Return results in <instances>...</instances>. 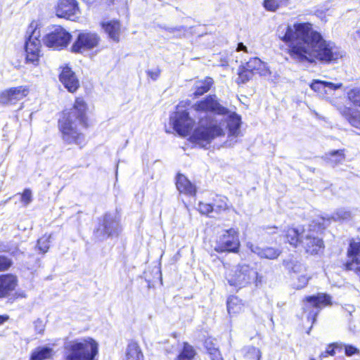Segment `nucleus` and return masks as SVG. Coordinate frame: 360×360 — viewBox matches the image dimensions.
<instances>
[{"label": "nucleus", "instance_id": "obj_1", "mask_svg": "<svg viewBox=\"0 0 360 360\" xmlns=\"http://www.w3.org/2000/svg\"><path fill=\"white\" fill-rule=\"evenodd\" d=\"M169 122L176 133L190 135L189 141L200 147H206L214 139L224 136L227 129L229 138L240 135V116L224 107L215 95L197 101L189 112L178 105Z\"/></svg>", "mask_w": 360, "mask_h": 360}, {"label": "nucleus", "instance_id": "obj_2", "mask_svg": "<svg viewBox=\"0 0 360 360\" xmlns=\"http://www.w3.org/2000/svg\"><path fill=\"white\" fill-rule=\"evenodd\" d=\"M278 37L285 43H291L289 53L298 63H329L342 57V51L330 41L314 30L310 23H295L281 25Z\"/></svg>", "mask_w": 360, "mask_h": 360}, {"label": "nucleus", "instance_id": "obj_3", "mask_svg": "<svg viewBox=\"0 0 360 360\" xmlns=\"http://www.w3.org/2000/svg\"><path fill=\"white\" fill-rule=\"evenodd\" d=\"M87 105L81 98L75 99L73 107L64 111L58 120V128L63 141L67 144H74L82 148L86 144L82 129L88 127Z\"/></svg>", "mask_w": 360, "mask_h": 360}, {"label": "nucleus", "instance_id": "obj_4", "mask_svg": "<svg viewBox=\"0 0 360 360\" xmlns=\"http://www.w3.org/2000/svg\"><path fill=\"white\" fill-rule=\"evenodd\" d=\"M65 360H95L98 344L91 338L67 341L64 344Z\"/></svg>", "mask_w": 360, "mask_h": 360}, {"label": "nucleus", "instance_id": "obj_5", "mask_svg": "<svg viewBox=\"0 0 360 360\" xmlns=\"http://www.w3.org/2000/svg\"><path fill=\"white\" fill-rule=\"evenodd\" d=\"M258 273L247 264H238L229 269L226 273V279L229 284L241 288L256 281Z\"/></svg>", "mask_w": 360, "mask_h": 360}, {"label": "nucleus", "instance_id": "obj_6", "mask_svg": "<svg viewBox=\"0 0 360 360\" xmlns=\"http://www.w3.org/2000/svg\"><path fill=\"white\" fill-rule=\"evenodd\" d=\"M37 22H32L27 29L28 37L25 42L26 63L34 66L39 65L41 56L40 30L37 28Z\"/></svg>", "mask_w": 360, "mask_h": 360}, {"label": "nucleus", "instance_id": "obj_7", "mask_svg": "<svg viewBox=\"0 0 360 360\" xmlns=\"http://www.w3.org/2000/svg\"><path fill=\"white\" fill-rule=\"evenodd\" d=\"M240 248L238 232L234 229L223 231L216 241L214 250L218 252H237Z\"/></svg>", "mask_w": 360, "mask_h": 360}, {"label": "nucleus", "instance_id": "obj_8", "mask_svg": "<svg viewBox=\"0 0 360 360\" xmlns=\"http://www.w3.org/2000/svg\"><path fill=\"white\" fill-rule=\"evenodd\" d=\"M71 38L72 36L68 31L57 26L44 37V43L49 48L60 50L68 46Z\"/></svg>", "mask_w": 360, "mask_h": 360}, {"label": "nucleus", "instance_id": "obj_9", "mask_svg": "<svg viewBox=\"0 0 360 360\" xmlns=\"http://www.w3.org/2000/svg\"><path fill=\"white\" fill-rule=\"evenodd\" d=\"M330 304V297L326 294L309 296L305 298L304 313L309 321L314 323L320 309Z\"/></svg>", "mask_w": 360, "mask_h": 360}, {"label": "nucleus", "instance_id": "obj_10", "mask_svg": "<svg viewBox=\"0 0 360 360\" xmlns=\"http://www.w3.org/2000/svg\"><path fill=\"white\" fill-rule=\"evenodd\" d=\"M287 266L290 272L292 286L295 289L306 287L311 278L306 266L297 261L288 263Z\"/></svg>", "mask_w": 360, "mask_h": 360}, {"label": "nucleus", "instance_id": "obj_11", "mask_svg": "<svg viewBox=\"0 0 360 360\" xmlns=\"http://www.w3.org/2000/svg\"><path fill=\"white\" fill-rule=\"evenodd\" d=\"M100 41L101 37L96 32L88 31L81 32L72 46V51L75 53H83L97 47Z\"/></svg>", "mask_w": 360, "mask_h": 360}, {"label": "nucleus", "instance_id": "obj_12", "mask_svg": "<svg viewBox=\"0 0 360 360\" xmlns=\"http://www.w3.org/2000/svg\"><path fill=\"white\" fill-rule=\"evenodd\" d=\"M30 93L27 86L12 87L0 93V103L6 105H13L26 97Z\"/></svg>", "mask_w": 360, "mask_h": 360}, {"label": "nucleus", "instance_id": "obj_13", "mask_svg": "<svg viewBox=\"0 0 360 360\" xmlns=\"http://www.w3.org/2000/svg\"><path fill=\"white\" fill-rule=\"evenodd\" d=\"M56 15L72 21L79 18L80 13L75 0H60L56 10Z\"/></svg>", "mask_w": 360, "mask_h": 360}, {"label": "nucleus", "instance_id": "obj_14", "mask_svg": "<svg viewBox=\"0 0 360 360\" xmlns=\"http://www.w3.org/2000/svg\"><path fill=\"white\" fill-rule=\"evenodd\" d=\"M304 235L302 244L307 252L311 255L318 254L324 248L323 240L315 235L314 231L309 229L302 231Z\"/></svg>", "mask_w": 360, "mask_h": 360}, {"label": "nucleus", "instance_id": "obj_15", "mask_svg": "<svg viewBox=\"0 0 360 360\" xmlns=\"http://www.w3.org/2000/svg\"><path fill=\"white\" fill-rule=\"evenodd\" d=\"M120 231L119 222L110 214L105 215L103 224L99 226L96 233L98 237L117 236Z\"/></svg>", "mask_w": 360, "mask_h": 360}, {"label": "nucleus", "instance_id": "obj_16", "mask_svg": "<svg viewBox=\"0 0 360 360\" xmlns=\"http://www.w3.org/2000/svg\"><path fill=\"white\" fill-rule=\"evenodd\" d=\"M100 25L110 40L116 43L120 41L123 29L118 20H103L100 22Z\"/></svg>", "mask_w": 360, "mask_h": 360}, {"label": "nucleus", "instance_id": "obj_17", "mask_svg": "<svg viewBox=\"0 0 360 360\" xmlns=\"http://www.w3.org/2000/svg\"><path fill=\"white\" fill-rule=\"evenodd\" d=\"M347 255L349 260L345 264L346 269L360 274V242H351Z\"/></svg>", "mask_w": 360, "mask_h": 360}, {"label": "nucleus", "instance_id": "obj_18", "mask_svg": "<svg viewBox=\"0 0 360 360\" xmlns=\"http://www.w3.org/2000/svg\"><path fill=\"white\" fill-rule=\"evenodd\" d=\"M60 82L70 93L75 92L79 87V82L75 72L68 66L63 68L59 76Z\"/></svg>", "mask_w": 360, "mask_h": 360}, {"label": "nucleus", "instance_id": "obj_19", "mask_svg": "<svg viewBox=\"0 0 360 360\" xmlns=\"http://www.w3.org/2000/svg\"><path fill=\"white\" fill-rule=\"evenodd\" d=\"M248 248L260 258L275 259L281 255V250L272 247L261 248L251 243H247Z\"/></svg>", "mask_w": 360, "mask_h": 360}, {"label": "nucleus", "instance_id": "obj_20", "mask_svg": "<svg viewBox=\"0 0 360 360\" xmlns=\"http://www.w3.org/2000/svg\"><path fill=\"white\" fill-rule=\"evenodd\" d=\"M18 285L16 276L12 274L0 276V297L8 296Z\"/></svg>", "mask_w": 360, "mask_h": 360}, {"label": "nucleus", "instance_id": "obj_21", "mask_svg": "<svg viewBox=\"0 0 360 360\" xmlns=\"http://www.w3.org/2000/svg\"><path fill=\"white\" fill-rule=\"evenodd\" d=\"M245 68L252 73L258 74L261 76H268L270 74V71L266 64L262 62L259 58H252L245 63Z\"/></svg>", "mask_w": 360, "mask_h": 360}, {"label": "nucleus", "instance_id": "obj_22", "mask_svg": "<svg viewBox=\"0 0 360 360\" xmlns=\"http://www.w3.org/2000/svg\"><path fill=\"white\" fill-rule=\"evenodd\" d=\"M176 185L180 193L191 196L195 195V186L184 175H177Z\"/></svg>", "mask_w": 360, "mask_h": 360}, {"label": "nucleus", "instance_id": "obj_23", "mask_svg": "<svg viewBox=\"0 0 360 360\" xmlns=\"http://www.w3.org/2000/svg\"><path fill=\"white\" fill-rule=\"evenodd\" d=\"M303 231H306V229L302 227L288 228L285 231V238L287 242L293 247H297L299 244H301L304 237V235L302 234Z\"/></svg>", "mask_w": 360, "mask_h": 360}, {"label": "nucleus", "instance_id": "obj_24", "mask_svg": "<svg viewBox=\"0 0 360 360\" xmlns=\"http://www.w3.org/2000/svg\"><path fill=\"white\" fill-rule=\"evenodd\" d=\"M213 84V80L210 77H206L204 79L195 81L193 87V95L200 96L207 92Z\"/></svg>", "mask_w": 360, "mask_h": 360}, {"label": "nucleus", "instance_id": "obj_25", "mask_svg": "<svg viewBox=\"0 0 360 360\" xmlns=\"http://www.w3.org/2000/svg\"><path fill=\"white\" fill-rule=\"evenodd\" d=\"M126 360H143V354L136 342H131L128 345Z\"/></svg>", "mask_w": 360, "mask_h": 360}, {"label": "nucleus", "instance_id": "obj_26", "mask_svg": "<svg viewBox=\"0 0 360 360\" xmlns=\"http://www.w3.org/2000/svg\"><path fill=\"white\" fill-rule=\"evenodd\" d=\"M53 356V349L48 347H39L31 354L30 360H44Z\"/></svg>", "mask_w": 360, "mask_h": 360}, {"label": "nucleus", "instance_id": "obj_27", "mask_svg": "<svg viewBox=\"0 0 360 360\" xmlns=\"http://www.w3.org/2000/svg\"><path fill=\"white\" fill-rule=\"evenodd\" d=\"M242 360H260L261 352L259 349L252 346L243 347L240 352Z\"/></svg>", "mask_w": 360, "mask_h": 360}, {"label": "nucleus", "instance_id": "obj_28", "mask_svg": "<svg viewBox=\"0 0 360 360\" xmlns=\"http://www.w3.org/2000/svg\"><path fill=\"white\" fill-rule=\"evenodd\" d=\"M243 304L237 297H230L227 300V310L230 314H235L243 311Z\"/></svg>", "mask_w": 360, "mask_h": 360}, {"label": "nucleus", "instance_id": "obj_29", "mask_svg": "<svg viewBox=\"0 0 360 360\" xmlns=\"http://www.w3.org/2000/svg\"><path fill=\"white\" fill-rule=\"evenodd\" d=\"M195 355V352L193 347L187 342H184L183 349L176 360H192Z\"/></svg>", "mask_w": 360, "mask_h": 360}, {"label": "nucleus", "instance_id": "obj_30", "mask_svg": "<svg viewBox=\"0 0 360 360\" xmlns=\"http://www.w3.org/2000/svg\"><path fill=\"white\" fill-rule=\"evenodd\" d=\"M288 0H264L263 6L269 11H276L279 7L286 6Z\"/></svg>", "mask_w": 360, "mask_h": 360}, {"label": "nucleus", "instance_id": "obj_31", "mask_svg": "<svg viewBox=\"0 0 360 360\" xmlns=\"http://www.w3.org/2000/svg\"><path fill=\"white\" fill-rule=\"evenodd\" d=\"M328 161L333 165H335L345 159L343 150H334L326 155Z\"/></svg>", "mask_w": 360, "mask_h": 360}, {"label": "nucleus", "instance_id": "obj_32", "mask_svg": "<svg viewBox=\"0 0 360 360\" xmlns=\"http://www.w3.org/2000/svg\"><path fill=\"white\" fill-rule=\"evenodd\" d=\"M253 75L254 74L252 72L249 71L247 68H245V65H242L239 68L238 83H245L250 80Z\"/></svg>", "mask_w": 360, "mask_h": 360}, {"label": "nucleus", "instance_id": "obj_33", "mask_svg": "<svg viewBox=\"0 0 360 360\" xmlns=\"http://www.w3.org/2000/svg\"><path fill=\"white\" fill-rule=\"evenodd\" d=\"M310 87L312 90L316 92L320 96L326 97L325 95V88H326V81H321L318 79H314L310 84Z\"/></svg>", "mask_w": 360, "mask_h": 360}, {"label": "nucleus", "instance_id": "obj_34", "mask_svg": "<svg viewBox=\"0 0 360 360\" xmlns=\"http://www.w3.org/2000/svg\"><path fill=\"white\" fill-rule=\"evenodd\" d=\"M342 345L339 343H334L328 347L326 350L321 353V357H326L328 355L333 356L336 354V351H342Z\"/></svg>", "mask_w": 360, "mask_h": 360}, {"label": "nucleus", "instance_id": "obj_35", "mask_svg": "<svg viewBox=\"0 0 360 360\" xmlns=\"http://www.w3.org/2000/svg\"><path fill=\"white\" fill-rule=\"evenodd\" d=\"M347 96L354 105L360 107V89L356 88L350 90Z\"/></svg>", "mask_w": 360, "mask_h": 360}, {"label": "nucleus", "instance_id": "obj_36", "mask_svg": "<svg viewBox=\"0 0 360 360\" xmlns=\"http://www.w3.org/2000/svg\"><path fill=\"white\" fill-rule=\"evenodd\" d=\"M51 235L44 236L38 240V246L40 251L45 253L49 248L50 238Z\"/></svg>", "mask_w": 360, "mask_h": 360}, {"label": "nucleus", "instance_id": "obj_37", "mask_svg": "<svg viewBox=\"0 0 360 360\" xmlns=\"http://www.w3.org/2000/svg\"><path fill=\"white\" fill-rule=\"evenodd\" d=\"M214 207V209L217 212H221L227 210L229 208L227 198L224 196L218 197L217 199L215 200Z\"/></svg>", "mask_w": 360, "mask_h": 360}, {"label": "nucleus", "instance_id": "obj_38", "mask_svg": "<svg viewBox=\"0 0 360 360\" xmlns=\"http://www.w3.org/2000/svg\"><path fill=\"white\" fill-rule=\"evenodd\" d=\"M342 86V83H333L326 81L325 98H328V96L332 95L334 91L340 89Z\"/></svg>", "mask_w": 360, "mask_h": 360}, {"label": "nucleus", "instance_id": "obj_39", "mask_svg": "<svg viewBox=\"0 0 360 360\" xmlns=\"http://www.w3.org/2000/svg\"><path fill=\"white\" fill-rule=\"evenodd\" d=\"M21 202L25 206H27L32 200V193L30 189H25L21 194Z\"/></svg>", "mask_w": 360, "mask_h": 360}, {"label": "nucleus", "instance_id": "obj_40", "mask_svg": "<svg viewBox=\"0 0 360 360\" xmlns=\"http://www.w3.org/2000/svg\"><path fill=\"white\" fill-rule=\"evenodd\" d=\"M198 210L201 214H208L213 212L214 208L211 204L199 202Z\"/></svg>", "mask_w": 360, "mask_h": 360}, {"label": "nucleus", "instance_id": "obj_41", "mask_svg": "<svg viewBox=\"0 0 360 360\" xmlns=\"http://www.w3.org/2000/svg\"><path fill=\"white\" fill-rule=\"evenodd\" d=\"M350 217V213L344 210H338L333 216L332 219L334 221L346 219Z\"/></svg>", "mask_w": 360, "mask_h": 360}, {"label": "nucleus", "instance_id": "obj_42", "mask_svg": "<svg viewBox=\"0 0 360 360\" xmlns=\"http://www.w3.org/2000/svg\"><path fill=\"white\" fill-rule=\"evenodd\" d=\"M45 326H46L45 322L43 320L39 319H38L37 320H36L34 322V330L39 334L44 333V331L45 330Z\"/></svg>", "mask_w": 360, "mask_h": 360}, {"label": "nucleus", "instance_id": "obj_43", "mask_svg": "<svg viewBox=\"0 0 360 360\" xmlns=\"http://www.w3.org/2000/svg\"><path fill=\"white\" fill-rule=\"evenodd\" d=\"M11 265V261L4 257L0 256V271L8 269Z\"/></svg>", "mask_w": 360, "mask_h": 360}, {"label": "nucleus", "instance_id": "obj_44", "mask_svg": "<svg viewBox=\"0 0 360 360\" xmlns=\"http://www.w3.org/2000/svg\"><path fill=\"white\" fill-rule=\"evenodd\" d=\"M342 349L345 350V354L347 356H352L357 352V349L352 345H343Z\"/></svg>", "mask_w": 360, "mask_h": 360}, {"label": "nucleus", "instance_id": "obj_45", "mask_svg": "<svg viewBox=\"0 0 360 360\" xmlns=\"http://www.w3.org/2000/svg\"><path fill=\"white\" fill-rule=\"evenodd\" d=\"M212 360H223L221 355L217 347H213L210 354Z\"/></svg>", "mask_w": 360, "mask_h": 360}, {"label": "nucleus", "instance_id": "obj_46", "mask_svg": "<svg viewBox=\"0 0 360 360\" xmlns=\"http://www.w3.org/2000/svg\"><path fill=\"white\" fill-rule=\"evenodd\" d=\"M205 347L207 349L208 354H210L211 350H213V347H215V344L213 340L209 338L205 341Z\"/></svg>", "mask_w": 360, "mask_h": 360}, {"label": "nucleus", "instance_id": "obj_47", "mask_svg": "<svg viewBox=\"0 0 360 360\" xmlns=\"http://www.w3.org/2000/svg\"><path fill=\"white\" fill-rule=\"evenodd\" d=\"M147 75L153 80L158 79L160 75V70L156 69L155 70H148Z\"/></svg>", "mask_w": 360, "mask_h": 360}, {"label": "nucleus", "instance_id": "obj_48", "mask_svg": "<svg viewBox=\"0 0 360 360\" xmlns=\"http://www.w3.org/2000/svg\"><path fill=\"white\" fill-rule=\"evenodd\" d=\"M237 50L238 51H244L247 52V47L243 43H239L238 44Z\"/></svg>", "mask_w": 360, "mask_h": 360}, {"label": "nucleus", "instance_id": "obj_49", "mask_svg": "<svg viewBox=\"0 0 360 360\" xmlns=\"http://www.w3.org/2000/svg\"><path fill=\"white\" fill-rule=\"evenodd\" d=\"M8 319V316L7 315L0 316V325L3 324Z\"/></svg>", "mask_w": 360, "mask_h": 360}, {"label": "nucleus", "instance_id": "obj_50", "mask_svg": "<svg viewBox=\"0 0 360 360\" xmlns=\"http://www.w3.org/2000/svg\"><path fill=\"white\" fill-rule=\"evenodd\" d=\"M358 36L360 37V30L356 32Z\"/></svg>", "mask_w": 360, "mask_h": 360}, {"label": "nucleus", "instance_id": "obj_51", "mask_svg": "<svg viewBox=\"0 0 360 360\" xmlns=\"http://www.w3.org/2000/svg\"><path fill=\"white\" fill-rule=\"evenodd\" d=\"M110 2H112V0H110Z\"/></svg>", "mask_w": 360, "mask_h": 360}]
</instances>
